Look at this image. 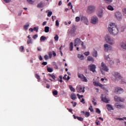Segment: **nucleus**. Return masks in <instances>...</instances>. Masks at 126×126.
Here are the masks:
<instances>
[{
  "instance_id": "f257e3e1",
  "label": "nucleus",
  "mask_w": 126,
  "mask_h": 126,
  "mask_svg": "<svg viewBox=\"0 0 126 126\" xmlns=\"http://www.w3.org/2000/svg\"><path fill=\"white\" fill-rule=\"evenodd\" d=\"M108 31L111 35H118L119 33V29L117 28L116 24L111 23L108 26Z\"/></svg>"
},
{
  "instance_id": "f03ea898",
  "label": "nucleus",
  "mask_w": 126,
  "mask_h": 126,
  "mask_svg": "<svg viewBox=\"0 0 126 126\" xmlns=\"http://www.w3.org/2000/svg\"><path fill=\"white\" fill-rule=\"evenodd\" d=\"M81 45L82 48L84 50L86 49V47L84 45V42L81 41V39L79 38H77L74 40V47H76V46H79V45Z\"/></svg>"
},
{
  "instance_id": "7ed1b4c3",
  "label": "nucleus",
  "mask_w": 126,
  "mask_h": 126,
  "mask_svg": "<svg viewBox=\"0 0 126 126\" xmlns=\"http://www.w3.org/2000/svg\"><path fill=\"white\" fill-rule=\"evenodd\" d=\"M100 71H101V73H102V74H103V75H105V72L104 71H106V72H109V67H108V66L106 65V64H105L104 62H102L101 63Z\"/></svg>"
},
{
  "instance_id": "20e7f679",
  "label": "nucleus",
  "mask_w": 126,
  "mask_h": 126,
  "mask_svg": "<svg viewBox=\"0 0 126 126\" xmlns=\"http://www.w3.org/2000/svg\"><path fill=\"white\" fill-rule=\"evenodd\" d=\"M106 43H108L110 45H114L115 44V41L113 38H111V36L109 35H106L105 37Z\"/></svg>"
},
{
  "instance_id": "39448f33",
  "label": "nucleus",
  "mask_w": 126,
  "mask_h": 126,
  "mask_svg": "<svg viewBox=\"0 0 126 126\" xmlns=\"http://www.w3.org/2000/svg\"><path fill=\"white\" fill-rule=\"evenodd\" d=\"M96 10V7L94 5H90L87 8V13H93L94 11Z\"/></svg>"
},
{
  "instance_id": "423d86ee",
  "label": "nucleus",
  "mask_w": 126,
  "mask_h": 126,
  "mask_svg": "<svg viewBox=\"0 0 126 126\" xmlns=\"http://www.w3.org/2000/svg\"><path fill=\"white\" fill-rule=\"evenodd\" d=\"M112 74L115 77V80H118V79H121V78H122V76H121L120 73L116 71L112 72Z\"/></svg>"
},
{
  "instance_id": "0eeeda50",
  "label": "nucleus",
  "mask_w": 126,
  "mask_h": 126,
  "mask_svg": "<svg viewBox=\"0 0 126 126\" xmlns=\"http://www.w3.org/2000/svg\"><path fill=\"white\" fill-rule=\"evenodd\" d=\"M78 77L79 78H80L81 80L83 81V82H88V80L87 78H86V77H85L84 75L79 74L78 75Z\"/></svg>"
},
{
  "instance_id": "6e6552de",
  "label": "nucleus",
  "mask_w": 126,
  "mask_h": 126,
  "mask_svg": "<svg viewBox=\"0 0 126 126\" xmlns=\"http://www.w3.org/2000/svg\"><path fill=\"white\" fill-rule=\"evenodd\" d=\"M115 17L119 21L123 19V15H122V13H121V12H117L115 13Z\"/></svg>"
},
{
  "instance_id": "1a4fd4ad",
  "label": "nucleus",
  "mask_w": 126,
  "mask_h": 126,
  "mask_svg": "<svg viewBox=\"0 0 126 126\" xmlns=\"http://www.w3.org/2000/svg\"><path fill=\"white\" fill-rule=\"evenodd\" d=\"M88 67L90 71H92L93 72H95V71H96V70H95L96 69V65L91 64L89 65Z\"/></svg>"
},
{
  "instance_id": "9d476101",
  "label": "nucleus",
  "mask_w": 126,
  "mask_h": 126,
  "mask_svg": "<svg viewBox=\"0 0 126 126\" xmlns=\"http://www.w3.org/2000/svg\"><path fill=\"white\" fill-rule=\"evenodd\" d=\"M85 87H77L76 88L77 92H78V93H84V92H85Z\"/></svg>"
},
{
  "instance_id": "9b49d317",
  "label": "nucleus",
  "mask_w": 126,
  "mask_h": 126,
  "mask_svg": "<svg viewBox=\"0 0 126 126\" xmlns=\"http://www.w3.org/2000/svg\"><path fill=\"white\" fill-rule=\"evenodd\" d=\"M104 51L105 52H108V51H111L112 48L111 45H108V44H105L104 45Z\"/></svg>"
},
{
  "instance_id": "f8f14e48",
  "label": "nucleus",
  "mask_w": 126,
  "mask_h": 126,
  "mask_svg": "<svg viewBox=\"0 0 126 126\" xmlns=\"http://www.w3.org/2000/svg\"><path fill=\"white\" fill-rule=\"evenodd\" d=\"M93 84L94 85V86H96V87L99 86V87H100V88H101L102 89H105L104 85L99 82H93Z\"/></svg>"
},
{
  "instance_id": "ddd939ff",
  "label": "nucleus",
  "mask_w": 126,
  "mask_h": 126,
  "mask_svg": "<svg viewBox=\"0 0 126 126\" xmlns=\"http://www.w3.org/2000/svg\"><path fill=\"white\" fill-rule=\"evenodd\" d=\"M105 60H106V61H108L110 65H114L115 63L114 62V61H113V60H111V58H110L109 55H108L105 58Z\"/></svg>"
},
{
  "instance_id": "4468645a",
  "label": "nucleus",
  "mask_w": 126,
  "mask_h": 126,
  "mask_svg": "<svg viewBox=\"0 0 126 126\" xmlns=\"http://www.w3.org/2000/svg\"><path fill=\"white\" fill-rule=\"evenodd\" d=\"M91 23L92 24H96L98 23V17L96 16H94L92 18Z\"/></svg>"
},
{
  "instance_id": "2eb2a0df",
  "label": "nucleus",
  "mask_w": 126,
  "mask_h": 126,
  "mask_svg": "<svg viewBox=\"0 0 126 126\" xmlns=\"http://www.w3.org/2000/svg\"><path fill=\"white\" fill-rule=\"evenodd\" d=\"M81 21H83V23H84L86 25H88V19L84 16H82L81 18Z\"/></svg>"
},
{
  "instance_id": "dca6fc26",
  "label": "nucleus",
  "mask_w": 126,
  "mask_h": 126,
  "mask_svg": "<svg viewBox=\"0 0 126 126\" xmlns=\"http://www.w3.org/2000/svg\"><path fill=\"white\" fill-rule=\"evenodd\" d=\"M114 99L116 102H124V101H125V99H124V98L119 97L118 96H115L114 97Z\"/></svg>"
},
{
  "instance_id": "f3484780",
  "label": "nucleus",
  "mask_w": 126,
  "mask_h": 126,
  "mask_svg": "<svg viewBox=\"0 0 126 126\" xmlns=\"http://www.w3.org/2000/svg\"><path fill=\"white\" fill-rule=\"evenodd\" d=\"M97 16L98 17H99V18H102V17H103V15L104 14V13H103V10L101 9V10H99L97 13Z\"/></svg>"
},
{
  "instance_id": "a211bd4d",
  "label": "nucleus",
  "mask_w": 126,
  "mask_h": 126,
  "mask_svg": "<svg viewBox=\"0 0 126 126\" xmlns=\"http://www.w3.org/2000/svg\"><path fill=\"white\" fill-rule=\"evenodd\" d=\"M115 92H117V94H121L122 92H124V89L121 88H117L115 89Z\"/></svg>"
},
{
  "instance_id": "6ab92c4d",
  "label": "nucleus",
  "mask_w": 126,
  "mask_h": 126,
  "mask_svg": "<svg viewBox=\"0 0 126 126\" xmlns=\"http://www.w3.org/2000/svg\"><path fill=\"white\" fill-rule=\"evenodd\" d=\"M106 107H107L108 111H111V110L113 111V110H114V108L113 107V106H112V105H111V104H107Z\"/></svg>"
},
{
  "instance_id": "aec40b11",
  "label": "nucleus",
  "mask_w": 126,
  "mask_h": 126,
  "mask_svg": "<svg viewBox=\"0 0 126 126\" xmlns=\"http://www.w3.org/2000/svg\"><path fill=\"white\" fill-rule=\"evenodd\" d=\"M115 106L118 109H121V108H125V106L123 105H120L118 103H116L115 104Z\"/></svg>"
},
{
  "instance_id": "412c9836",
  "label": "nucleus",
  "mask_w": 126,
  "mask_h": 126,
  "mask_svg": "<svg viewBox=\"0 0 126 126\" xmlns=\"http://www.w3.org/2000/svg\"><path fill=\"white\" fill-rule=\"evenodd\" d=\"M101 100L104 103H109L110 102V100L107 99L106 97H102Z\"/></svg>"
},
{
  "instance_id": "4be33fe9",
  "label": "nucleus",
  "mask_w": 126,
  "mask_h": 126,
  "mask_svg": "<svg viewBox=\"0 0 126 126\" xmlns=\"http://www.w3.org/2000/svg\"><path fill=\"white\" fill-rule=\"evenodd\" d=\"M77 57L78 58V59L81 60V61H82V60H84V56H83V55L78 54Z\"/></svg>"
},
{
  "instance_id": "5701e85b",
  "label": "nucleus",
  "mask_w": 126,
  "mask_h": 126,
  "mask_svg": "<svg viewBox=\"0 0 126 126\" xmlns=\"http://www.w3.org/2000/svg\"><path fill=\"white\" fill-rule=\"evenodd\" d=\"M92 55H93V57H94V58H97V56H98L97 51L94 50L93 53H92Z\"/></svg>"
},
{
  "instance_id": "b1692460",
  "label": "nucleus",
  "mask_w": 126,
  "mask_h": 126,
  "mask_svg": "<svg viewBox=\"0 0 126 126\" xmlns=\"http://www.w3.org/2000/svg\"><path fill=\"white\" fill-rule=\"evenodd\" d=\"M107 9H108V10H110L111 11H113V10H114V7L111 5H109L107 7Z\"/></svg>"
},
{
  "instance_id": "393cba45",
  "label": "nucleus",
  "mask_w": 126,
  "mask_h": 126,
  "mask_svg": "<svg viewBox=\"0 0 126 126\" xmlns=\"http://www.w3.org/2000/svg\"><path fill=\"white\" fill-rule=\"evenodd\" d=\"M29 23H27L26 25L24 26V29L25 30V31L28 30V27H29Z\"/></svg>"
},
{
  "instance_id": "a878e982",
  "label": "nucleus",
  "mask_w": 126,
  "mask_h": 126,
  "mask_svg": "<svg viewBox=\"0 0 126 126\" xmlns=\"http://www.w3.org/2000/svg\"><path fill=\"white\" fill-rule=\"evenodd\" d=\"M73 50V43L70 42L69 44V50L72 51Z\"/></svg>"
},
{
  "instance_id": "bb28decb",
  "label": "nucleus",
  "mask_w": 126,
  "mask_h": 126,
  "mask_svg": "<svg viewBox=\"0 0 126 126\" xmlns=\"http://www.w3.org/2000/svg\"><path fill=\"white\" fill-rule=\"evenodd\" d=\"M71 99H72V100H75V99H76V95H75V94H71Z\"/></svg>"
},
{
  "instance_id": "cd10ccee",
  "label": "nucleus",
  "mask_w": 126,
  "mask_h": 126,
  "mask_svg": "<svg viewBox=\"0 0 126 126\" xmlns=\"http://www.w3.org/2000/svg\"><path fill=\"white\" fill-rule=\"evenodd\" d=\"M121 46L123 49H126V43L122 42L121 43Z\"/></svg>"
},
{
  "instance_id": "c85d7f7f",
  "label": "nucleus",
  "mask_w": 126,
  "mask_h": 126,
  "mask_svg": "<svg viewBox=\"0 0 126 126\" xmlns=\"http://www.w3.org/2000/svg\"><path fill=\"white\" fill-rule=\"evenodd\" d=\"M48 75L49 76H50L51 77H52V78H53V79H54V80H56V76H55V75H54V74H48Z\"/></svg>"
},
{
  "instance_id": "c756f323",
  "label": "nucleus",
  "mask_w": 126,
  "mask_h": 126,
  "mask_svg": "<svg viewBox=\"0 0 126 126\" xmlns=\"http://www.w3.org/2000/svg\"><path fill=\"white\" fill-rule=\"evenodd\" d=\"M44 31L46 33H48L50 31V28L49 27H45Z\"/></svg>"
},
{
  "instance_id": "7c9ffc66",
  "label": "nucleus",
  "mask_w": 126,
  "mask_h": 126,
  "mask_svg": "<svg viewBox=\"0 0 126 126\" xmlns=\"http://www.w3.org/2000/svg\"><path fill=\"white\" fill-rule=\"evenodd\" d=\"M88 61H89V62H94V59H93L92 57L89 56L88 57Z\"/></svg>"
},
{
  "instance_id": "2f4dec72",
  "label": "nucleus",
  "mask_w": 126,
  "mask_h": 126,
  "mask_svg": "<svg viewBox=\"0 0 126 126\" xmlns=\"http://www.w3.org/2000/svg\"><path fill=\"white\" fill-rule=\"evenodd\" d=\"M47 70L48 72H53V68L47 66Z\"/></svg>"
},
{
  "instance_id": "473e14b6",
  "label": "nucleus",
  "mask_w": 126,
  "mask_h": 126,
  "mask_svg": "<svg viewBox=\"0 0 126 126\" xmlns=\"http://www.w3.org/2000/svg\"><path fill=\"white\" fill-rule=\"evenodd\" d=\"M46 39L47 38H46V36H41L40 40L41 41V42H43V41H45Z\"/></svg>"
},
{
  "instance_id": "72a5a7b5",
  "label": "nucleus",
  "mask_w": 126,
  "mask_h": 126,
  "mask_svg": "<svg viewBox=\"0 0 126 126\" xmlns=\"http://www.w3.org/2000/svg\"><path fill=\"white\" fill-rule=\"evenodd\" d=\"M30 4H33L35 2V0H27Z\"/></svg>"
},
{
  "instance_id": "f704fd0d",
  "label": "nucleus",
  "mask_w": 126,
  "mask_h": 126,
  "mask_svg": "<svg viewBox=\"0 0 126 126\" xmlns=\"http://www.w3.org/2000/svg\"><path fill=\"white\" fill-rule=\"evenodd\" d=\"M58 92L57 90L53 91L52 92V94L54 96H57V95H58Z\"/></svg>"
},
{
  "instance_id": "c9c22d12",
  "label": "nucleus",
  "mask_w": 126,
  "mask_h": 126,
  "mask_svg": "<svg viewBox=\"0 0 126 126\" xmlns=\"http://www.w3.org/2000/svg\"><path fill=\"white\" fill-rule=\"evenodd\" d=\"M69 89L71 90V91H73V92H75V89H74V88H73V87H72V85H69Z\"/></svg>"
},
{
  "instance_id": "e433bc0d",
  "label": "nucleus",
  "mask_w": 126,
  "mask_h": 126,
  "mask_svg": "<svg viewBox=\"0 0 126 126\" xmlns=\"http://www.w3.org/2000/svg\"><path fill=\"white\" fill-rule=\"evenodd\" d=\"M106 3H111V2H113V0H103Z\"/></svg>"
},
{
  "instance_id": "4c0bfd02",
  "label": "nucleus",
  "mask_w": 126,
  "mask_h": 126,
  "mask_svg": "<svg viewBox=\"0 0 126 126\" xmlns=\"http://www.w3.org/2000/svg\"><path fill=\"white\" fill-rule=\"evenodd\" d=\"M35 77L38 80H41V78H40V75H38L37 74H36L35 75Z\"/></svg>"
},
{
  "instance_id": "58836bf2",
  "label": "nucleus",
  "mask_w": 126,
  "mask_h": 126,
  "mask_svg": "<svg viewBox=\"0 0 126 126\" xmlns=\"http://www.w3.org/2000/svg\"><path fill=\"white\" fill-rule=\"evenodd\" d=\"M90 116V113L88 112H86L85 114V116L86 117V118H88V117H89Z\"/></svg>"
},
{
  "instance_id": "ea45409f",
  "label": "nucleus",
  "mask_w": 126,
  "mask_h": 126,
  "mask_svg": "<svg viewBox=\"0 0 126 126\" xmlns=\"http://www.w3.org/2000/svg\"><path fill=\"white\" fill-rule=\"evenodd\" d=\"M48 56H49L50 59H52V57L53 56V52H48Z\"/></svg>"
},
{
  "instance_id": "a19ab883",
  "label": "nucleus",
  "mask_w": 126,
  "mask_h": 126,
  "mask_svg": "<svg viewBox=\"0 0 126 126\" xmlns=\"http://www.w3.org/2000/svg\"><path fill=\"white\" fill-rule=\"evenodd\" d=\"M54 40L55 41H59V35H58V34L55 35V36L54 37Z\"/></svg>"
},
{
  "instance_id": "79ce46f5",
  "label": "nucleus",
  "mask_w": 126,
  "mask_h": 126,
  "mask_svg": "<svg viewBox=\"0 0 126 126\" xmlns=\"http://www.w3.org/2000/svg\"><path fill=\"white\" fill-rule=\"evenodd\" d=\"M76 22H79L80 21V18L79 17H76L75 18Z\"/></svg>"
},
{
  "instance_id": "37998d69",
  "label": "nucleus",
  "mask_w": 126,
  "mask_h": 126,
  "mask_svg": "<svg viewBox=\"0 0 126 126\" xmlns=\"http://www.w3.org/2000/svg\"><path fill=\"white\" fill-rule=\"evenodd\" d=\"M52 14H53V12L52 11H49L47 14V16L48 17H51L52 16Z\"/></svg>"
},
{
  "instance_id": "c03bdc74",
  "label": "nucleus",
  "mask_w": 126,
  "mask_h": 126,
  "mask_svg": "<svg viewBox=\"0 0 126 126\" xmlns=\"http://www.w3.org/2000/svg\"><path fill=\"white\" fill-rule=\"evenodd\" d=\"M95 113H97V114H101V110H100L99 108H96L95 110Z\"/></svg>"
},
{
  "instance_id": "a18cd8bd",
  "label": "nucleus",
  "mask_w": 126,
  "mask_h": 126,
  "mask_svg": "<svg viewBox=\"0 0 126 126\" xmlns=\"http://www.w3.org/2000/svg\"><path fill=\"white\" fill-rule=\"evenodd\" d=\"M77 119L78 120V121H80V122H83V118L82 117H77Z\"/></svg>"
},
{
  "instance_id": "49530a36",
  "label": "nucleus",
  "mask_w": 126,
  "mask_h": 126,
  "mask_svg": "<svg viewBox=\"0 0 126 126\" xmlns=\"http://www.w3.org/2000/svg\"><path fill=\"white\" fill-rule=\"evenodd\" d=\"M19 50L20 52H23V51L24 50V47H23V46H20L19 48Z\"/></svg>"
},
{
  "instance_id": "de8ad7c7",
  "label": "nucleus",
  "mask_w": 126,
  "mask_h": 126,
  "mask_svg": "<svg viewBox=\"0 0 126 126\" xmlns=\"http://www.w3.org/2000/svg\"><path fill=\"white\" fill-rule=\"evenodd\" d=\"M89 110H90L91 112H93L94 110L92 105H90V107L89 108Z\"/></svg>"
},
{
  "instance_id": "09e8293b",
  "label": "nucleus",
  "mask_w": 126,
  "mask_h": 126,
  "mask_svg": "<svg viewBox=\"0 0 126 126\" xmlns=\"http://www.w3.org/2000/svg\"><path fill=\"white\" fill-rule=\"evenodd\" d=\"M77 96H78V98L80 99L81 98H83V95H80L79 94H77Z\"/></svg>"
},
{
  "instance_id": "8fccbe9b",
  "label": "nucleus",
  "mask_w": 126,
  "mask_h": 126,
  "mask_svg": "<svg viewBox=\"0 0 126 126\" xmlns=\"http://www.w3.org/2000/svg\"><path fill=\"white\" fill-rule=\"evenodd\" d=\"M38 30H39V28L38 27H34L33 28V31H36V32H38Z\"/></svg>"
},
{
  "instance_id": "3c124183",
  "label": "nucleus",
  "mask_w": 126,
  "mask_h": 126,
  "mask_svg": "<svg viewBox=\"0 0 126 126\" xmlns=\"http://www.w3.org/2000/svg\"><path fill=\"white\" fill-rule=\"evenodd\" d=\"M60 23H59V20L56 21V26H59Z\"/></svg>"
},
{
  "instance_id": "603ef678",
  "label": "nucleus",
  "mask_w": 126,
  "mask_h": 126,
  "mask_svg": "<svg viewBox=\"0 0 126 126\" xmlns=\"http://www.w3.org/2000/svg\"><path fill=\"white\" fill-rule=\"evenodd\" d=\"M43 4L42 3H39L37 4V7H42Z\"/></svg>"
},
{
  "instance_id": "864d4df0",
  "label": "nucleus",
  "mask_w": 126,
  "mask_h": 126,
  "mask_svg": "<svg viewBox=\"0 0 126 126\" xmlns=\"http://www.w3.org/2000/svg\"><path fill=\"white\" fill-rule=\"evenodd\" d=\"M44 59L45 60V61H47V60L49 59V56H48V55H45Z\"/></svg>"
},
{
  "instance_id": "5fc2aeb1",
  "label": "nucleus",
  "mask_w": 126,
  "mask_h": 126,
  "mask_svg": "<svg viewBox=\"0 0 126 126\" xmlns=\"http://www.w3.org/2000/svg\"><path fill=\"white\" fill-rule=\"evenodd\" d=\"M99 123H100V122L96 120V121H95V124L96 125V126H99V125H100V124H99Z\"/></svg>"
},
{
  "instance_id": "6e6d98bb",
  "label": "nucleus",
  "mask_w": 126,
  "mask_h": 126,
  "mask_svg": "<svg viewBox=\"0 0 126 126\" xmlns=\"http://www.w3.org/2000/svg\"><path fill=\"white\" fill-rule=\"evenodd\" d=\"M42 65H47L48 64V63L47 62H44L42 63Z\"/></svg>"
},
{
  "instance_id": "4d7b16f0",
  "label": "nucleus",
  "mask_w": 126,
  "mask_h": 126,
  "mask_svg": "<svg viewBox=\"0 0 126 126\" xmlns=\"http://www.w3.org/2000/svg\"><path fill=\"white\" fill-rule=\"evenodd\" d=\"M4 1L6 2V3H7L8 2H10L11 1V0H3Z\"/></svg>"
},
{
  "instance_id": "13d9d810",
  "label": "nucleus",
  "mask_w": 126,
  "mask_h": 126,
  "mask_svg": "<svg viewBox=\"0 0 126 126\" xmlns=\"http://www.w3.org/2000/svg\"><path fill=\"white\" fill-rule=\"evenodd\" d=\"M32 39H30L27 41V44H32Z\"/></svg>"
},
{
  "instance_id": "bf43d9fd",
  "label": "nucleus",
  "mask_w": 126,
  "mask_h": 126,
  "mask_svg": "<svg viewBox=\"0 0 126 126\" xmlns=\"http://www.w3.org/2000/svg\"><path fill=\"white\" fill-rule=\"evenodd\" d=\"M81 102L83 104H85L84 98H82V100H81Z\"/></svg>"
},
{
  "instance_id": "052dcab7",
  "label": "nucleus",
  "mask_w": 126,
  "mask_h": 126,
  "mask_svg": "<svg viewBox=\"0 0 126 126\" xmlns=\"http://www.w3.org/2000/svg\"><path fill=\"white\" fill-rule=\"evenodd\" d=\"M37 37H38V35L37 34H35L32 36L33 39H36V38H37Z\"/></svg>"
},
{
  "instance_id": "680f3d73",
  "label": "nucleus",
  "mask_w": 126,
  "mask_h": 126,
  "mask_svg": "<svg viewBox=\"0 0 126 126\" xmlns=\"http://www.w3.org/2000/svg\"><path fill=\"white\" fill-rule=\"evenodd\" d=\"M84 55H85V56H89V52H85Z\"/></svg>"
},
{
  "instance_id": "e2e57ef3",
  "label": "nucleus",
  "mask_w": 126,
  "mask_h": 126,
  "mask_svg": "<svg viewBox=\"0 0 126 126\" xmlns=\"http://www.w3.org/2000/svg\"><path fill=\"white\" fill-rule=\"evenodd\" d=\"M66 76H67V75H64V76L63 77V79H64V80H66Z\"/></svg>"
},
{
  "instance_id": "0e129e2a",
  "label": "nucleus",
  "mask_w": 126,
  "mask_h": 126,
  "mask_svg": "<svg viewBox=\"0 0 126 126\" xmlns=\"http://www.w3.org/2000/svg\"><path fill=\"white\" fill-rule=\"evenodd\" d=\"M52 54L54 57H56V56H57V54L55 52V51H52Z\"/></svg>"
},
{
  "instance_id": "69168bd1",
  "label": "nucleus",
  "mask_w": 126,
  "mask_h": 126,
  "mask_svg": "<svg viewBox=\"0 0 126 126\" xmlns=\"http://www.w3.org/2000/svg\"><path fill=\"white\" fill-rule=\"evenodd\" d=\"M39 61H43V58H42V56H39Z\"/></svg>"
},
{
  "instance_id": "338daca9",
  "label": "nucleus",
  "mask_w": 126,
  "mask_h": 126,
  "mask_svg": "<svg viewBox=\"0 0 126 126\" xmlns=\"http://www.w3.org/2000/svg\"><path fill=\"white\" fill-rule=\"evenodd\" d=\"M50 86L49 84H46V88H50Z\"/></svg>"
},
{
  "instance_id": "774afa93",
  "label": "nucleus",
  "mask_w": 126,
  "mask_h": 126,
  "mask_svg": "<svg viewBox=\"0 0 126 126\" xmlns=\"http://www.w3.org/2000/svg\"><path fill=\"white\" fill-rule=\"evenodd\" d=\"M116 63H120V60L116 59Z\"/></svg>"
}]
</instances>
